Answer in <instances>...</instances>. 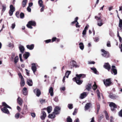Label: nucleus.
Segmentation results:
<instances>
[{"label":"nucleus","mask_w":122,"mask_h":122,"mask_svg":"<svg viewBox=\"0 0 122 122\" xmlns=\"http://www.w3.org/2000/svg\"><path fill=\"white\" fill-rule=\"evenodd\" d=\"M119 116L122 117V109H121L118 113Z\"/></svg>","instance_id":"nucleus-47"},{"label":"nucleus","mask_w":122,"mask_h":122,"mask_svg":"<svg viewBox=\"0 0 122 122\" xmlns=\"http://www.w3.org/2000/svg\"><path fill=\"white\" fill-rule=\"evenodd\" d=\"M54 114V113H53L52 114H49L48 116L49 118H55V116Z\"/></svg>","instance_id":"nucleus-27"},{"label":"nucleus","mask_w":122,"mask_h":122,"mask_svg":"<svg viewBox=\"0 0 122 122\" xmlns=\"http://www.w3.org/2000/svg\"><path fill=\"white\" fill-rule=\"evenodd\" d=\"M112 72L114 73V75H116L117 74V71L115 66H112Z\"/></svg>","instance_id":"nucleus-13"},{"label":"nucleus","mask_w":122,"mask_h":122,"mask_svg":"<svg viewBox=\"0 0 122 122\" xmlns=\"http://www.w3.org/2000/svg\"><path fill=\"white\" fill-rule=\"evenodd\" d=\"M3 9L2 10L3 11H4L6 9V5H4L2 6Z\"/></svg>","instance_id":"nucleus-52"},{"label":"nucleus","mask_w":122,"mask_h":122,"mask_svg":"<svg viewBox=\"0 0 122 122\" xmlns=\"http://www.w3.org/2000/svg\"><path fill=\"white\" fill-rule=\"evenodd\" d=\"M46 117V113L44 111H42L41 112V119L42 120H44L45 118Z\"/></svg>","instance_id":"nucleus-15"},{"label":"nucleus","mask_w":122,"mask_h":122,"mask_svg":"<svg viewBox=\"0 0 122 122\" xmlns=\"http://www.w3.org/2000/svg\"><path fill=\"white\" fill-rule=\"evenodd\" d=\"M25 70L26 71V75L28 76H29V71L26 69H25Z\"/></svg>","instance_id":"nucleus-62"},{"label":"nucleus","mask_w":122,"mask_h":122,"mask_svg":"<svg viewBox=\"0 0 122 122\" xmlns=\"http://www.w3.org/2000/svg\"><path fill=\"white\" fill-rule=\"evenodd\" d=\"M30 114L31 116L33 118H34L35 117L36 114L34 113H31Z\"/></svg>","instance_id":"nucleus-48"},{"label":"nucleus","mask_w":122,"mask_h":122,"mask_svg":"<svg viewBox=\"0 0 122 122\" xmlns=\"http://www.w3.org/2000/svg\"><path fill=\"white\" fill-rule=\"evenodd\" d=\"M91 105V103H87L86 104L85 107V110L86 111L88 110L90 108Z\"/></svg>","instance_id":"nucleus-18"},{"label":"nucleus","mask_w":122,"mask_h":122,"mask_svg":"<svg viewBox=\"0 0 122 122\" xmlns=\"http://www.w3.org/2000/svg\"><path fill=\"white\" fill-rule=\"evenodd\" d=\"M19 60L18 57V56H16L14 59V62L15 64H16Z\"/></svg>","instance_id":"nucleus-34"},{"label":"nucleus","mask_w":122,"mask_h":122,"mask_svg":"<svg viewBox=\"0 0 122 122\" xmlns=\"http://www.w3.org/2000/svg\"><path fill=\"white\" fill-rule=\"evenodd\" d=\"M76 77L73 78V80L75 81L78 84H81L82 83V81L80 80V78L81 77L82 78L85 77L86 76L85 75L83 74H80L79 75L76 74Z\"/></svg>","instance_id":"nucleus-1"},{"label":"nucleus","mask_w":122,"mask_h":122,"mask_svg":"<svg viewBox=\"0 0 122 122\" xmlns=\"http://www.w3.org/2000/svg\"><path fill=\"white\" fill-rule=\"evenodd\" d=\"M3 105L4 106V107L1 109L2 111L4 113L9 114V112L7 108H9L11 109V108L6 104L5 102L2 103Z\"/></svg>","instance_id":"nucleus-2"},{"label":"nucleus","mask_w":122,"mask_h":122,"mask_svg":"<svg viewBox=\"0 0 122 122\" xmlns=\"http://www.w3.org/2000/svg\"><path fill=\"white\" fill-rule=\"evenodd\" d=\"M95 18L98 21L97 24L98 26H100L103 25L102 20L101 19L100 16L97 17L96 16H95Z\"/></svg>","instance_id":"nucleus-3"},{"label":"nucleus","mask_w":122,"mask_h":122,"mask_svg":"<svg viewBox=\"0 0 122 122\" xmlns=\"http://www.w3.org/2000/svg\"><path fill=\"white\" fill-rule=\"evenodd\" d=\"M60 108L58 106H56L55 108L53 113L55 114H58L60 113Z\"/></svg>","instance_id":"nucleus-9"},{"label":"nucleus","mask_w":122,"mask_h":122,"mask_svg":"<svg viewBox=\"0 0 122 122\" xmlns=\"http://www.w3.org/2000/svg\"><path fill=\"white\" fill-rule=\"evenodd\" d=\"M118 18L119 19V26L120 28L121 31H122V20L120 19L119 17Z\"/></svg>","instance_id":"nucleus-24"},{"label":"nucleus","mask_w":122,"mask_h":122,"mask_svg":"<svg viewBox=\"0 0 122 122\" xmlns=\"http://www.w3.org/2000/svg\"><path fill=\"white\" fill-rule=\"evenodd\" d=\"M70 71H67L65 74V76L67 78L68 77L69 75L70 74Z\"/></svg>","instance_id":"nucleus-37"},{"label":"nucleus","mask_w":122,"mask_h":122,"mask_svg":"<svg viewBox=\"0 0 122 122\" xmlns=\"http://www.w3.org/2000/svg\"><path fill=\"white\" fill-rule=\"evenodd\" d=\"M51 41V39H49L45 41V42L46 43H47L50 42Z\"/></svg>","instance_id":"nucleus-57"},{"label":"nucleus","mask_w":122,"mask_h":122,"mask_svg":"<svg viewBox=\"0 0 122 122\" xmlns=\"http://www.w3.org/2000/svg\"><path fill=\"white\" fill-rule=\"evenodd\" d=\"M99 39L98 37H96L94 39V41L96 42H97L99 41Z\"/></svg>","instance_id":"nucleus-61"},{"label":"nucleus","mask_w":122,"mask_h":122,"mask_svg":"<svg viewBox=\"0 0 122 122\" xmlns=\"http://www.w3.org/2000/svg\"><path fill=\"white\" fill-rule=\"evenodd\" d=\"M86 31L84 30H83L82 33V34L83 35V36L84 35H85L86 34Z\"/></svg>","instance_id":"nucleus-51"},{"label":"nucleus","mask_w":122,"mask_h":122,"mask_svg":"<svg viewBox=\"0 0 122 122\" xmlns=\"http://www.w3.org/2000/svg\"><path fill=\"white\" fill-rule=\"evenodd\" d=\"M76 28H79L80 27V25H79V23L78 22H77L76 25Z\"/></svg>","instance_id":"nucleus-49"},{"label":"nucleus","mask_w":122,"mask_h":122,"mask_svg":"<svg viewBox=\"0 0 122 122\" xmlns=\"http://www.w3.org/2000/svg\"><path fill=\"white\" fill-rule=\"evenodd\" d=\"M77 109L76 108L75 109V110L74 111V112L73 113V115H75V114L77 112Z\"/></svg>","instance_id":"nucleus-60"},{"label":"nucleus","mask_w":122,"mask_h":122,"mask_svg":"<svg viewBox=\"0 0 122 122\" xmlns=\"http://www.w3.org/2000/svg\"><path fill=\"white\" fill-rule=\"evenodd\" d=\"M109 106L110 107L112 111H114L115 109L117 107V105L113 102H111L109 104Z\"/></svg>","instance_id":"nucleus-8"},{"label":"nucleus","mask_w":122,"mask_h":122,"mask_svg":"<svg viewBox=\"0 0 122 122\" xmlns=\"http://www.w3.org/2000/svg\"><path fill=\"white\" fill-rule=\"evenodd\" d=\"M23 92L24 94L25 95H26L27 94V88L26 87H24L23 90Z\"/></svg>","instance_id":"nucleus-26"},{"label":"nucleus","mask_w":122,"mask_h":122,"mask_svg":"<svg viewBox=\"0 0 122 122\" xmlns=\"http://www.w3.org/2000/svg\"><path fill=\"white\" fill-rule=\"evenodd\" d=\"M105 115L106 119L108 120L109 119V117L107 113V112L105 113Z\"/></svg>","instance_id":"nucleus-50"},{"label":"nucleus","mask_w":122,"mask_h":122,"mask_svg":"<svg viewBox=\"0 0 122 122\" xmlns=\"http://www.w3.org/2000/svg\"><path fill=\"white\" fill-rule=\"evenodd\" d=\"M104 67L109 71L111 69V66L108 63H105L103 66Z\"/></svg>","instance_id":"nucleus-14"},{"label":"nucleus","mask_w":122,"mask_h":122,"mask_svg":"<svg viewBox=\"0 0 122 122\" xmlns=\"http://www.w3.org/2000/svg\"><path fill=\"white\" fill-rule=\"evenodd\" d=\"M19 48L21 53H23L25 50V48L24 46H20L19 47Z\"/></svg>","instance_id":"nucleus-23"},{"label":"nucleus","mask_w":122,"mask_h":122,"mask_svg":"<svg viewBox=\"0 0 122 122\" xmlns=\"http://www.w3.org/2000/svg\"><path fill=\"white\" fill-rule=\"evenodd\" d=\"M109 97L112 99H115L118 97V96L115 95H113L112 94H110L109 96Z\"/></svg>","instance_id":"nucleus-21"},{"label":"nucleus","mask_w":122,"mask_h":122,"mask_svg":"<svg viewBox=\"0 0 122 122\" xmlns=\"http://www.w3.org/2000/svg\"><path fill=\"white\" fill-rule=\"evenodd\" d=\"M107 47H110L111 46V44L109 41H108L107 44Z\"/></svg>","instance_id":"nucleus-55"},{"label":"nucleus","mask_w":122,"mask_h":122,"mask_svg":"<svg viewBox=\"0 0 122 122\" xmlns=\"http://www.w3.org/2000/svg\"><path fill=\"white\" fill-rule=\"evenodd\" d=\"M20 115V114L19 113H17L15 114V117L16 118L18 119L19 118Z\"/></svg>","instance_id":"nucleus-39"},{"label":"nucleus","mask_w":122,"mask_h":122,"mask_svg":"<svg viewBox=\"0 0 122 122\" xmlns=\"http://www.w3.org/2000/svg\"><path fill=\"white\" fill-rule=\"evenodd\" d=\"M117 36L118 37H119V41L120 42H121L122 41V38L119 35V31L118 30L117 31Z\"/></svg>","instance_id":"nucleus-38"},{"label":"nucleus","mask_w":122,"mask_h":122,"mask_svg":"<svg viewBox=\"0 0 122 122\" xmlns=\"http://www.w3.org/2000/svg\"><path fill=\"white\" fill-rule=\"evenodd\" d=\"M89 26L88 25L86 26L84 29V30L86 31L89 28Z\"/></svg>","instance_id":"nucleus-59"},{"label":"nucleus","mask_w":122,"mask_h":122,"mask_svg":"<svg viewBox=\"0 0 122 122\" xmlns=\"http://www.w3.org/2000/svg\"><path fill=\"white\" fill-rule=\"evenodd\" d=\"M8 46L9 47H14V45L13 43L10 42L9 43Z\"/></svg>","instance_id":"nucleus-41"},{"label":"nucleus","mask_w":122,"mask_h":122,"mask_svg":"<svg viewBox=\"0 0 122 122\" xmlns=\"http://www.w3.org/2000/svg\"><path fill=\"white\" fill-rule=\"evenodd\" d=\"M17 102L21 106L22 105L23 101L21 98L19 97L17 99Z\"/></svg>","instance_id":"nucleus-16"},{"label":"nucleus","mask_w":122,"mask_h":122,"mask_svg":"<svg viewBox=\"0 0 122 122\" xmlns=\"http://www.w3.org/2000/svg\"><path fill=\"white\" fill-rule=\"evenodd\" d=\"M68 107L70 109H71L73 107L72 104H68Z\"/></svg>","instance_id":"nucleus-40"},{"label":"nucleus","mask_w":122,"mask_h":122,"mask_svg":"<svg viewBox=\"0 0 122 122\" xmlns=\"http://www.w3.org/2000/svg\"><path fill=\"white\" fill-rule=\"evenodd\" d=\"M27 2V0H23L22 2V5L23 7L25 6Z\"/></svg>","instance_id":"nucleus-31"},{"label":"nucleus","mask_w":122,"mask_h":122,"mask_svg":"<svg viewBox=\"0 0 122 122\" xmlns=\"http://www.w3.org/2000/svg\"><path fill=\"white\" fill-rule=\"evenodd\" d=\"M49 92L50 93L51 96H53V89L52 87H50L49 89Z\"/></svg>","instance_id":"nucleus-25"},{"label":"nucleus","mask_w":122,"mask_h":122,"mask_svg":"<svg viewBox=\"0 0 122 122\" xmlns=\"http://www.w3.org/2000/svg\"><path fill=\"white\" fill-rule=\"evenodd\" d=\"M97 88V86L95 84L93 86L92 88L94 90H95Z\"/></svg>","instance_id":"nucleus-45"},{"label":"nucleus","mask_w":122,"mask_h":122,"mask_svg":"<svg viewBox=\"0 0 122 122\" xmlns=\"http://www.w3.org/2000/svg\"><path fill=\"white\" fill-rule=\"evenodd\" d=\"M18 75L19 78L21 79V81L20 82V86H24L25 84V82L24 79L20 73H18Z\"/></svg>","instance_id":"nucleus-4"},{"label":"nucleus","mask_w":122,"mask_h":122,"mask_svg":"<svg viewBox=\"0 0 122 122\" xmlns=\"http://www.w3.org/2000/svg\"><path fill=\"white\" fill-rule=\"evenodd\" d=\"M38 4L40 7L43 6V2L42 0H39L38 1Z\"/></svg>","instance_id":"nucleus-32"},{"label":"nucleus","mask_w":122,"mask_h":122,"mask_svg":"<svg viewBox=\"0 0 122 122\" xmlns=\"http://www.w3.org/2000/svg\"><path fill=\"white\" fill-rule=\"evenodd\" d=\"M24 15L23 13H21L20 14V16L21 18H23L24 17Z\"/></svg>","instance_id":"nucleus-43"},{"label":"nucleus","mask_w":122,"mask_h":122,"mask_svg":"<svg viewBox=\"0 0 122 122\" xmlns=\"http://www.w3.org/2000/svg\"><path fill=\"white\" fill-rule=\"evenodd\" d=\"M119 48L121 49V51L122 52V44H121V45L119 46Z\"/></svg>","instance_id":"nucleus-64"},{"label":"nucleus","mask_w":122,"mask_h":122,"mask_svg":"<svg viewBox=\"0 0 122 122\" xmlns=\"http://www.w3.org/2000/svg\"><path fill=\"white\" fill-rule=\"evenodd\" d=\"M41 7H42L40 11L41 12H42L43 11L44 9V6H43Z\"/></svg>","instance_id":"nucleus-58"},{"label":"nucleus","mask_w":122,"mask_h":122,"mask_svg":"<svg viewBox=\"0 0 122 122\" xmlns=\"http://www.w3.org/2000/svg\"><path fill=\"white\" fill-rule=\"evenodd\" d=\"M91 84H88L86 87V89L87 90L89 91L91 88Z\"/></svg>","instance_id":"nucleus-30"},{"label":"nucleus","mask_w":122,"mask_h":122,"mask_svg":"<svg viewBox=\"0 0 122 122\" xmlns=\"http://www.w3.org/2000/svg\"><path fill=\"white\" fill-rule=\"evenodd\" d=\"M103 116L102 115H101L100 116H99V122L100 121L101 119L103 118Z\"/></svg>","instance_id":"nucleus-56"},{"label":"nucleus","mask_w":122,"mask_h":122,"mask_svg":"<svg viewBox=\"0 0 122 122\" xmlns=\"http://www.w3.org/2000/svg\"><path fill=\"white\" fill-rule=\"evenodd\" d=\"M26 46L28 49L31 50L33 49L34 45L33 44H32L30 45H27Z\"/></svg>","instance_id":"nucleus-19"},{"label":"nucleus","mask_w":122,"mask_h":122,"mask_svg":"<svg viewBox=\"0 0 122 122\" xmlns=\"http://www.w3.org/2000/svg\"><path fill=\"white\" fill-rule=\"evenodd\" d=\"M52 109V108L51 107L49 106L47 108V110L48 113H50Z\"/></svg>","instance_id":"nucleus-28"},{"label":"nucleus","mask_w":122,"mask_h":122,"mask_svg":"<svg viewBox=\"0 0 122 122\" xmlns=\"http://www.w3.org/2000/svg\"><path fill=\"white\" fill-rule=\"evenodd\" d=\"M10 10L13 11H14L15 10V8L12 5H10Z\"/></svg>","instance_id":"nucleus-33"},{"label":"nucleus","mask_w":122,"mask_h":122,"mask_svg":"<svg viewBox=\"0 0 122 122\" xmlns=\"http://www.w3.org/2000/svg\"><path fill=\"white\" fill-rule=\"evenodd\" d=\"M27 83L30 86H31L32 85L33 82L32 80L30 79H27Z\"/></svg>","instance_id":"nucleus-17"},{"label":"nucleus","mask_w":122,"mask_h":122,"mask_svg":"<svg viewBox=\"0 0 122 122\" xmlns=\"http://www.w3.org/2000/svg\"><path fill=\"white\" fill-rule=\"evenodd\" d=\"M102 55L103 56L106 58H108L109 57V53L108 52L105 51L104 49L101 50Z\"/></svg>","instance_id":"nucleus-6"},{"label":"nucleus","mask_w":122,"mask_h":122,"mask_svg":"<svg viewBox=\"0 0 122 122\" xmlns=\"http://www.w3.org/2000/svg\"><path fill=\"white\" fill-rule=\"evenodd\" d=\"M45 99H40V103L42 104L45 102Z\"/></svg>","instance_id":"nucleus-46"},{"label":"nucleus","mask_w":122,"mask_h":122,"mask_svg":"<svg viewBox=\"0 0 122 122\" xmlns=\"http://www.w3.org/2000/svg\"><path fill=\"white\" fill-rule=\"evenodd\" d=\"M15 23L12 24V25L11 27L12 29H13L15 27Z\"/></svg>","instance_id":"nucleus-54"},{"label":"nucleus","mask_w":122,"mask_h":122,"mask_svg":"<svg viewBox=\"0 0 122 122\" xmlns=\"http://www.w3.org/2000/svg\"><path fill=\"white\" fill-rule=\"evenodd\" d=\"M34 92L37 97H39L41 94V92L38 88L34 89Z\"/></svg>","instance_id":"nucleus-10"},{"label":"nucleus","mask_w":122,"mask_h":122,"mask_svg":"<svg viewBox=\"0 0 122 122\" xmlns=\"http://www.w3.org/2000/svg\"><path fill=\"white\" fill-rule=\"evenodd\" d=\"M79 47L80 49L82 50L84 48V45L83 43H82L81 42L79 43Z\"/></svg>","instance_id":"nucleus-29"},{"label":"nucleus","mask_w":122,"mask_h":122,"mask_svg":"<svg viewBox=\"0 0 122 122\" xmlns=\"http://www.w3.org/2000/svg\"><path fill=\"white\" fill-rule=\"evenodd\" d=\"M56 39V37L53 38L52 39V42H53L55 41Z\"/></svg>","instance_id":"nucleus-63"},{"label":"nucleus","mask_w":122,"mask_h":122,"mask_svg":"<svg viewBox=\"0 0 122 122\" xmlns=\"http://www.w3.org/2000/svg\"><path fill=\"white\" fill-rule=\"evenodd\" d=\"M31 69L33 73L34 74H35V72L36 71L37 69L36 64L34 63H32L31 64Z\"/></svg>","instance_id":"nucleus-12"},{"label":"nucleus","mask_w":122,"mask_h":122,"mask_svg":"<svg viewBox=\"0 0 122 122\" xmlns=\"http://www.w3.org/2000/svg\"><path fill=\"white\" fill-rule=\"evenodd\" d=\"M70 67L71 68H72L73 67L75 66L76 67H78L77 65H76V62L74 61H72L70 62Z\"/></svg>","instance_id":"nucleus-11"},{"label":"nucleus","mask_w":122,"mask_h":122,"mask_svg":"<svg viewBox=\"0 0 122 122\" xmlns=\"http://www.w3.org/2000/svg\"><path fill=\"white\" fill-rule=\"evenodd\" d=\"M36 23L34 21H29L28 24L26 25L29 28L32 29V27L31 25L35 26L36 25Z\"/></svg>","instance_id":"nucleus-5"},{"label":"nucleus","mask_w":122,"mask_h":122,"mask_svg":"<svg viewBox=\"0 0 122 122\" xmlns=\"http://www.w3.org/2000/svg\"><path fill=\"white\" fill-rule=\"evenodd\" d=\"M94 72L95 74H97V72L96 69L94 67L90 68Z\"/></svg>","instance_id":"nucleus-35"},{"label":"nucleus","mask_w":122,"mask_h":122,"mask_svg":"<svg viewBox=\"0 0 122 122\" xmlns=\"http://www.w3.org/2000/svg\"><path fill=\"white\" fill-rule=\"evenodd\" d=\"M103 81L104 84L106 86H109L112 83L110 78L104 80Z\"/></svg>","instance_id":"nucleus-7"},{"label":"nucleus","mask_w":122,"mask_h":122,"mask_svg":"<svg viewBox=\"0 0 122 122\" xmlns=\"http://www.w3.org/2000/svg\"><path fill=\"white\" fill-rule=\"evenodd\" d=\"M97 93L98 97L99 99H100V93L98 90H97Z\"/></svg>","instance_id":"nucleus-36"},{"label":"nucleus","mask_w":122,"mask_h":122,"mask_svg":"<svg viewBox=\"0 0 122 122\" xmlns=\"http://www.w3.org/2000/svg\"><path fill=\"white\" fill-rule=\"evenodd\" d=\"M14 12V11H12L10 10L9 12V14L10 15V16H12V15Z\"/></svg>","instance_id":"nucleus-44"},{"label":"nucleus","mask_w":122,"mask_h":122,"mask_svg":"<svg viewBox=\"0 0 122 122\" xmlns=\"http://www.w3.org/2000/svg\"><path fill=\"white\" fill-rule=\"evenodd\" d=\"M65 90V87H61L60 88V90L61 91H64Z\"/></svg>","instance_id":"nucleus-53"},{"label":"nucleus","mask_w":122,"mask_h":122,"mask_svg":"<svg viewBox=\"0 0 122 122\" xmlns=\"http://www.w3.org/2000/svg\"><path fill=\"white\" fill-rule=\"evenodd\" d=\"M30 56V53L28 52H26L23 55V57L25 59H26Z\"/></svg>","instance_id":"nucleus-20"},{"label":"nucleus","mask_w":122,"mask_h":122,"mask_svg":"<svg viewBox=\"0 0 122 122\" xmlns=\"http://www.w3.org/2000/svg\"><path fill=\"white\" fill-rule=\"evenodd\" d=\"M86 96V93L84 92L81 94L80 97L81 99H83Z\"/></svg>","instance_id":"nucleus-22"},{"label":"nucleus","mask_w":122,"mask_h":122,"mask_svg":"<svg viewBox=\"0 0 122 122\" xmlns=\"http://www.w3.org/2000/svg\"><path fill=\"white\" fill-rule=\"evenodd\" d=\"M67 122H72V120L70 117H68L67 119Z\"/></svg>","instance_id":"nucleus-42"}]
</instances>
